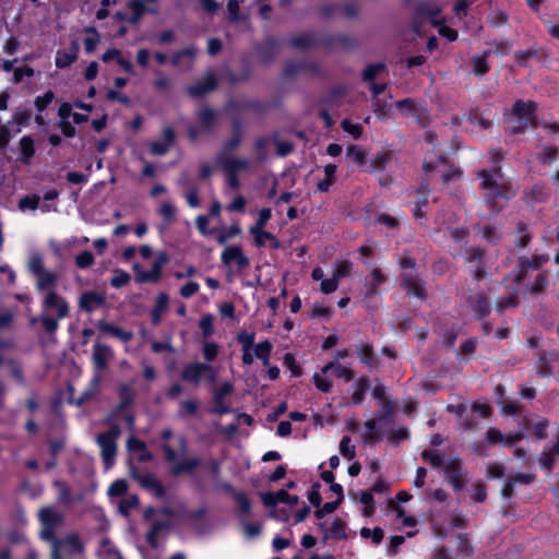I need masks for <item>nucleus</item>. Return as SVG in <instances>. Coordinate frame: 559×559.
Segmentation results:
<instances>
[{"instance_id":"nucleus-34","label":"nucleus","mask_w":559,"mask_h":559,"mask_svg":"<svg viewBox=\"0 0 559 559\" xmlns=\"http://www.w3.org/2000/svg\"><path fill=\"white\" fill-rule=\"evenodd\" d=\"M331 370L334 371L336 377L344 378L346 381H350L355 377V373L350 368L342 366L336 361H330L329 364L322 367L323 373H328Z\"/></svg>"},{"instance_id":"nucleus-40","label":"nucleus","mask_w":559,"mask_h":559,"mask_svg":"<svg viewBox=\"0 0 559 559\" xmlns=\"http://www.w3.org/2000/svg\"><path fill=\"white\" fill-rule=\"evenodd\" d=\"M485 255V250L480 247H469L465 249L463 259L465 263H481Z\"/></svg>"},{"instance_id":"nucleus-56","label":"nucleus","mask_w":559,"mask_h":559,"mask_svg":"<svg viewBox=\"0 0 559 559\" xmlns=\"http://www.w3.org/2000/svg\"><path fill=\"white\" fill-rule=\"evenodd\" d=\"M158 212L167 223H171L176 217V207L170 202H163Z\"/></svg>"},{"instance_id":"nucleus-41","label":"nucleus","mask_w":559,"mask_h":559,"mask_svg":"<svg viewBox=\"0 0 559 559\" xmlns=\"http://www.w3.org/2000/svg\"><path fill=\"white\" fill-rule=\"evenodd\" d=\"M199 120L203 129L210 130L215 126L216 112L210 108H204L199 114Z\"/></svg>"},{"instance_id":"nucleus-28","label":"nucleus","mask_w":559,"mask_h":559,"mask_svg":"<svg viewBox=\"0 0 559 559\" xmlns=\"http://www.w3.org/2000/svg\"><path fill=\"white\" fill-rule=\"evenodd\" d=\"M127 449L130 452L138 453V460L140 462H147L152 459V454L147 451L146 444L135 437H130L128 439Z\"/></svg>"},{"instance_id":"nucleus-35","label":"nucleus","mask_w":559,"mask_h":559,"mask_svg":"<svg viewBox=\"0 0 559 559\" xmlns=\"http://www.w3.org/2000/svg\"><path fill=\"white\" fill-rule=\"evenodd\" d=\"M169 297L166 293H159L155 299V305L152 310V319L154 324H158L162 314L167 310Z\"/></svg>"},{"instance_id":"nucleus-33","label":"nucleus","mask_w":559,"mask_h":559,"mask_svg":"<svg viewBox=\"0 0 559 559\" xmlns=\"http://www.w3.org/2000/svg\"><path fill=\"white\" fill-rule=\"evenodd\" d=\"M492 55L491 49H486L480 56H474L471 60L473 72L476 75H484L489 71L487 59Z\"/></svg>"},{"instance_id":"nucleus-36","label":"nucleus","mask_w":559,"mask_h":559,"mask_svg":"<svg viewBox=\"0 0 559 559\" xmlns=\"http://www.w3.org/2000/svg\"><path fill=\"white\" fill-rule=\"evenodd\" d=\"M471 307L475 313L480 317L487 316L490 313L491 307L489 299L484 295H477L469 300Z\"/></svg>"},{"instance_id":"nucleus-7","label":"nucleus","mask_w":559,"mask_h":559,"mask_svg":"<svg viewBox=\"0 0 559 559\" xmlns=\"http://www.w3.org/2000/svg\"><path fill=\"white\" fill-rule=\"evenodd\" d=\"M181 378L193 385H199L203 378L214 383L217 379V371L214 367L204 362H190L182 369Z\"/></svg>"},{"instance_id":"nucleus-53","label":"nucleus","mask_w":559,"mask_h":559,"mask_svg":"<svg viewBox=\"0 0 559 559\" xmlns=\"http://www.w3.org/2000/svg\"><path fill=\"white\" fill-rule=\"evenodd\" d=\"M94 255L91 251H82L75 257V264L79 269H87L94 264Z\"/></svg>"},{"instance_id":"nucleus-14","label":"nucleus","mask_w":559,"mask_h":559,"mask_svg":"<svg viewBox=\"0 0 559 559\" xmlns=\"http://www.w3.org/2000/svg\"><path fill=\"white\" fill-rule=\"evenodd\" d=\"M462 461L460 459H451L447 462L444 472L449 483L455 490H461L465 485V479L461 471Z\"/></svg>"},{"instance_id":"nucleus-11","label":"nucleus","mask_w":559,"mask_h":559,"mask_svg":"<svg viewBox=\"0 0 559 559\" xmlns=\"http://www.w3.org/2000/svg\"><path fill=\"white\" fill-rule=\"evenodd\" d=\"M130 476L135 479L142 487L151 490L156 497L162 498L165 495L164 487L157 480V478L150 473H140L138 469L131 465L130 466Z\"/></svg>"},{"instance_id":"nucleus-49","label":"nucleus","mask_w":559,"mask_h":559,"mask_svg":"<svg viewBox=\"0 0 559 559\" xmlns=\"http://www.w3.org/2000/svg\"><path fill=\"white\" fill-rule=\"evenodd\" d=\"M519 305V298L515 294H511L508 297H503L498 300L496 309L499 312H503L509 308H515Z\"/></svg>"},{"instance_id":"nucleus-27","label":"nucleus","mask_w":559,"mask_h":559,"mask_svg":"<svg viewBox=\"0 0 559 559\" xmlns=\"http://www.w3.org/2000/svg\"><path fill=\"white\" fill-rule=\"evenodd\" d=\"M559 455V445L551 444L542 452L538 462L543 469L551 471L556 464V457Z\"/></svg>"},{"instance_id":"nucleus-4","label":"nucleus","mask_w":559,"mask_h":559,"mask_svg":"<svg viewBox=\"0 0 559 559\" xmlns=\"http://www.w3.org/2000/svg\"><path fill=\"white\" fill-rule=\"evenodd\" d=\"M120 437V428L111 425L109 430L97 435L96 442L100 448V455L105 468L109 469L114 464L117 455V440Z\"/></svg>"},{"instance_id":"nucleus-50","label":"nucleus","mask_w":559,"mask_h":559,"mask_svg":"<svg viewBox=\"0 0 559 559\" xmlns=\"http://www.w3.org/2000/svg\"><path fill=\"white\" fill-rule=\"evenodd\" d=\"M165 524L163 522H154L146 534V540L152 547H157V536L162 530L165 528Z\"/></svg>"},{"instance_id":"nucleus-18","label":"nucleus","mask_w":559,"mask_h":559,"mask_svg":"<svg viewBox=\"0 0 559 559\" xmlns=\"http://www.w3.org/2000/svg\"><path fill=\"white\" fill-rule=\"evenodd\" d=\"M548 260V254H535L531 259L521 261L519 264V273L515 275L514 281L521 283L526 276L528 269L538 270Z\"/></svg>"},{"instance_id":"nucleus-23","label":"nucleus","mask_w":559,"mask_h":559,"mask_svg":"<svg viewBox=\"0 0 559 559\" xmlns=\"http://www.w3.org/2000/svg\"><path fill=\"white\" fill-rule=\"evenodd\" d=\"M79 44L72 43L70 50H58L56 53V66L57 68L63 69L71 66L78 58Z\"/></svg>"},{"instance_id":"nucleus-32","label":"nucleus","mask_w":559,"mask_h":559,"mask_svg":"<svg viewBox=\"0 0 559 559\" xmlns=\"http://www.w3.org/2000/svg\"><path fill=\"white\" fill-rule=\"evenodd\" d=\"M346 537V523L341 519H335L325 531V538L328 539L341 540Z\"/></svg>"},{"instance_id":"nucleus-45","label":"nucleus","mask_w":559,"mask_h":559,"mask_svg":"<svg viewBox=\"0 0 559 559\" xmlns=\"http://www.w3.org/2000/svg\"><path fill=\"white\" fill-rule=\"evenodd\" d=\"M53 486L57 489L58 500L60 502L68 503V502L72 501L71 490H70L69 486L63 480H60V479L55 480Z\"/></svg>"},{"instance_id":"nucleus-59","label":"nucleus","mask_w":559,"mask_h":559,"mask_svg":"<svg viewBox=\"0 0 559 559\" xmlns=\"http://www.w3.org/2000/svg\"><path fill=\"white\" fill-rule=\"evenodd\" d=\"M500 405L502 413L506 415H516L523 409V406L518 401L506 400Z\"/></svg>"},{"instance_id":"nucleus-43","label":"nucleus","mask_w":559,"mask_h":559,"mask_svg":"<svg viewBox=\"0 0 559 559\" xmlns=\"http://www.w3.org/2000/svg\"><path fill=\"white\" fill-rule=\"evenodd\" d=\"M379 436L376 429V420L371 419L365 423V432L362 433V440L365 443H376L379 441Z\"/></svg>"},{"instance_id":"nucleus-55","label":"nucleus","mask_w":559,"mask_h":559,"mask_svg":"<svg viewBox=\"0 0 559 559\" xmlns=\"http://www.w3.org/2000/svg\"><path fill=\"white\" fill-rule=\"evenodd\" d=\"M536 56H537V50L533 49V48L522 50V51H516L514 53V58H515L516 62L522 67H526L528 64V61L531 59L535 58Z\"/></svg>"},{"instance_id":"nucleus-24","label":"nucleus","mask_w":559,"mask_h":559,"mask_svg":"<svg viewBox=\"0 0 559 559\" xmlns=\"http://www.w3.org/2000/svg\"><path fill=\"white\" fill-rule=\"evenodd\" d=\"M58 284V274L50 271H44L36 276V288L39 292L55 290Z\"/></svg>"},{"instance_id":"nucleus-42","label":"nucleus","mask_w":559,"mask_h":559,"mask_svg":"<svg viewBox=\"0 0 559 559\" xmlns=\"http://www.w3.org/2000/svg\"><path fill=\"white\" fill-rule=\"evenodd\" d=\"M549 427V420L546 418H539L536 423L531 425V430L533 435L538 440H544L547 438V429Z\"/></svg>"},{"instance_id":"nucleus-17","label":"nucleus","mask_w":559,"mask_h":559,"mask_svg":"<svg viewBox=\"0 0 559 559\" xmlns=\"http://www.w3.org/2000/svg\"><path fill=\"white\" fill-rule=\"evenodd\" d=\"M217 164L221 165L225 173L238 174L249 167V160L246 158L228 157L224 153H219L216 157Z\"/></svg>"},{"instance_id":"nucleus-22","label":"nucleus","mask_w":559,"mask_h":559,"mask_svg":"<svg viewBox=\"0 0 559 559\" xmlns=\"http://www.w3.org/2000/svg\"><path fill=\"white\" fill-rule=\"evenodd\" d=\"M97 328L100 332L110 334L124 343H128L133 338V333L131 331L123 330L119 326L107 323L106 321H98Z\"/></svg>"},{"instance_id":"nucleus-5","label":"nucleus","mask_w":559,"mask_h":559,"mask_svg":"<svg viewBox=\"0 0 559 559\" xmlns=\"http://www.w3.org/2000/svg\"><path fill=\"white\" fill-rule=\"evenodd\" d=\"M38 520L41 524L40 538L51 542L56 538V533L63 525L64 516L53 507H43L38 512Z\"/></svg>"},{"instance_id":"nucleus-6","label":"nucleus","mask_w":559,"mask_h":559,"mask_svg":"<svg viewBox=\"0 0 559 559\" xmlns=\"http://www.w3.org/2000/svg\"><path fill=\"white\" fill-rule=\"evenodd\" d=\"M537 105L536 103L528 100H516L513 105L512 112L514 117L518 118L519 123L513 127V133H523L527 128H536L537 127V117H536Z\"/></svg>"},{"instance_id":"nucleus-48","label":"nucleus","mask_w":559,"mask_h":559,"mask_svg":"<svg viewBox=\"0 0 559 559\" xmlns=\"http://www.w3.org/2000/svg\"><path fill=\"white\" fill-rule=\"evenodd\" d=\"M352 266H353L352 262L346 261V260L336 262L335 269L333 272V276L337 281H340L344 277H347L350 274Z\"/></svg>"},{"instance_id":"nucleus-39","label":"nucleus","mask_w":559,"mask_h":559,"mask_svg":"<svg viewBox=\"0 0 559 559\" xmlns=\"http://www.w3.org/2000/svg\"><path fill=\"white\" fill-rule=\"evenodd\" d=\"M242 141V135L240 131V127L237 124L235 126L234 133L230 139H228L223 146V152L225 155L228 152H233L239 147Z\"/></svg>"},{"instance_id":"nucleus-52","label":"nucleus","mask_w":559,"mask_h":559,"mask_svg":"<svg viewBox=\"0 0 559 559\" xmlns=\"http://www.w3.org/2000/svg\"><path fill=\"white\" fill-rule=\"evenodd\" d=\"M516 229H518V233L521 234V236L516 240L515 246L519 249H523L530 243L532 237L527 233V226L524 223H522V222L518 223Z\"/></svg>"},{"instance_id":"nucleus-58","label":"nucleus","mask_w":559,"mask_h":559,"mask_svg":"<svg viewBox=\"0 0 559 559\" xmlns=\"http://www.w3.org/2000/svg\"><path fill=\"white\" fill-rule=\"evenodd\" d=\"M28 270L36 277L45 270L43 259L39 254H33L28 261Z\"/></svg>"},{"instance_id":"nucleus-12","label":"nucleus","mask_w":559,"mask_h":559,"mask_svg":"<svg viewBox=\"0 0 559 559\" xmlns=\"http://www.w3.org/2000/svg\"><path fill=\"white\" fill-rule=\"evenodd\" d=\"M78 305L82 311L91 313L106 305V296L104 293L87 290L80 296Z\"/></svg>"},{"instance_id":"nucleus-61","label":"nucleus","mask_w":559,"mask_h":559,"mask_svg":"<svg viewBox=\"0 0 559 559\" xmlns=\"http://www.w3.org/2000/svg\"><path fill=\"white\" fill-rule=\"evenodd\" d=\"M53 98V92L48 91L43 96H37L34 100V105L38 111H44Z\"/></svg>"},{"instance_id":"nucleus-29","label":"nucleus","mask_w":559,"mask_h":559,"mask_svg":"<svg viewBox=\"0 0 559 559\" xmlns=\"http://www.w3.org/2000/svg\"><path fill=\"white\" fill-rule=\"evenodd\" d=\"M250 234L253 235L254 242L258 247L265 246L267 241L273 248L280 247V242L275 236L269 231H264L263 228L250 227Z\"/></svg>"},{"instance_id":"nucleus-38","label":"nucleus","mask_w":559,"mask_h":559,"mask_svg":"<svg viewBox=\"0 0 559 559\" xmlns=\"http://www.w3.org/2000/svg\"><path fill=\"white\" fill-rule=\"evenodd\" d=\"M346 156L358 166H366V152L358 145H349L346 148Z\"/></svg>"},{"instance_id":"nucleus-64","label":"nucleus","mask_w":559,"mask_h":559,"mask_svg":"<svg viewBox=\"0 0 559 559\" xmlns=\"http://www.w3.org/2000/svg\"><path fill=\"white\" fill-rule=\"evenodd\" d=\"M119 395H120L121 407H127L132 403L133 397H134V392L129 385L123 384L120 388Z\"/></svg>"},{"instance_id":"nucleus-60","label":"nucleus","mask_w":559,"mask_h":559,"mask_svg":"<svg viewBox=\"0 0 559 559\" xmlns=\"http://www.w3.org/2000/svg\"><path fill=\"white\" fill-rule=\"evenodd\" d=\"M139 506V499L136 496H128L122 499L119 504V510L123 515H128L129 512Z\"/></svg>"},{"instance_id":"nucleus-21","label":"nucleus","mask_w":559,"mask_h":559,"mask_svg":"<svg viewBox=\"0 0 559 559\" xmlns=\"http://www.w3.org/2000/svg\"><path fill=\"white\" fill-rule=\"evenodd\" d=\"M198 50L195 48H186L175 52L170 59L174 67H182L186 70L192 68Z\"/></svg>"},{"instance_id":"nucleus-26","label":"nucleus","mask_w":559,"mask_h":559,"mask_svg":"<svg viewBox=\"0 0 559 559\" xmlns=\"http://www.w3.org/2000/svg\"><path fill=\"white\" fill-rule=\"evenodd\" d=\"M216 87V79L214 74H209L203 81L195 83L189 87V94L199 97L202 96Z\"/></svg>"},{"instance_id":"nucleus-13","label":"nucleus","mask_w":559,"mask_h":559,"mask_svg":"<svg viewBox=\"0 0 559 559\" xmlns=\"http://www.w3.org/2000/svg\"><path fill=\"white\" fill-rule=\"evenodd\" d=\"M233 392V384L230 382H223L213 392V408L212 412L215 414H227L229 407L225 403V397Z\"/></svg>"},{"instance_id":"nucleus-1","label":"nucleus","mask_w":559,"mask_h":559,"mask_svg":"<svg viewBox=\"0 0 559 559\" xmlns=\"http://www.w3.org/2000/svg\"><path fill=\"white\" fill-rule=\"evenodd\" d=\"M477 176L480 179L479 187L484 191V201L489 215L495 216L507 206L516 190L499 166H495L492 169H481Z\"/></svg>"},{"instance_id":"nucleus-62","label":"nucleus","mask_w":559,"mask_h":559,"mask_svg":"<svg viewBox=\"0 0 559 559\" xmlns=\"http://www.w3.org/2000/svg\"><path fill=\"white\" fill-rule=\"evenodd\" d=\"M548 285V278L545 273H540L536 276L533 285L530 288L532 294H540L545 290Z\"/></svg>"},{"instance_id":"nucleus-47","label":"nucleus","mask_w":559,"mask_h":559,"mask_svg":"<svg viewBox=\"0 0 559 559\" xmlns=\"http://www.w3.org/2000/svg\"><path fill=\"white\" fill-rule=\"evenodd\" d=\"M350 438L345 436L340 442V452L348 461H352L356 455L355 447L350 444Z\"/></svg>"},{"instance_id":"nucleus-9","label":"nucleus","mask_w":559,"mask_h":559,"mask_svg":"<svg viewBox=\"0 0 559 559\" xmlns=\"http://www.w3.org/2000/svg\"><path fill=\"white\" fill-rule=\"evenodd\" d=\"M221 260L225 265L234 266L236 271L242 272L249 267L250 261L239 246H227L222 252Z\"/></svg>"},{"instance_id":"nucleus-30","label":"nucleus","mask_w":559,"mask_h":559,"mask_svg":"<svg viewBox=\"0 0 559 559\" xmlns=\"http://www.w3.org/2000/svg\"><path fill=\"white\" fill-rule=\"evenodd\" d=\"M386 277L380 269H373L370 274V280L366 282V297L371 298L378 294V286L385 282Z\"/></svg>"},{"instance_id":"nucleus-57","label":"nucleus","mask_w":559,"mask_h":559,"mask_svg":"<svg viewBox=\"0 0 559 559\" xmlns=\"http://www.w3.org/2000/svg\"><path fill=\"white\" fill-rule=\"evenodd\" d=\"M128 490V484L124 479H117L115 480L109 489H108V495L110 497H120V496H123Z\"/></svg>"},{"instance_id":"nucleus-46","label":"nucleus","mask_w":559,"mask_h":559,"mask_svg":"<svg viewBox=\"0 0 559 559\" xmlns=\"http://www.w3.org/2000/svg\"><path fill=\"white\" fill-rule=\"evenodd\" d=\"M357 355L360 358L361 362L367 366H372V358L374 356L373 348L370 344H361L357 349Z\"/></svg>"},{"instance_id":"nucleus-31","label":"nucleus","mask_w":559,"mask_h":559,"mask_svg":"<svg viewBox=\"0 0 559 559\" xmlns=\"http://www.w3.org/2000/svg\"><path fill=\"white\" fill-rule=\"evenodd\" d=\"M20 151L22 154L21 160L25 165L31 164V159L35 155L34 140L29 135L21 138L19 142Z\"/></svg>"},{"instance_id":"nucleus-20","label":"nucleus","mask_w":559,"mask_h":559,"mask_svg":"<svg viewBox=\"0 0 559 559\" xmlns=\"http://www.w3.org/2000/svg\"><path fill=\"white\" fill-rule=\"evenodd\" d=\"M402 286L407 290L408 295H413L417 298L425 297L424 283L416 274H404Z\"/></svg>"},{"instance_id":"nucleus-19","label":"nucleus","mask_w":559,"mask_h":559,"mask_svg":"<svg viewBox=\"0 0 559 559\" xmlns=\"http://www.w3.org/2000/svg\"><path fill=\"white\" fill-rule=\"evenodd\" d=\"M298 500L297 496H292L284 489L276 492H267L262 496V501L266 507H275L278 503L295 506L298 503Z\"/></svg>"},{"instance_id":"nucleus-37","label":"nucleus","mask_w":559,"mask_h":559,"mask_svg":"<svg viewBox=\"0 0 559 559\" xmlns=\"http://www.w3.org/2000/svg\"><path fill=\"white\" fill-rule=\"evenodd\" d=\"M199 411V402L197 400H185L179 403L178 417L189 418L197 415Z\"/></svg>"},{"instance_id":"nucleus-3","label":"nucleus","mask_w":559,"mask_h":559,"mask_svg":"<svg viewBox=\"0 0 559 559\" xmlns=\"http://www.w3.org/2000/svg\"><path fill=\"white\" fill-rule=\"evenodd\" d=\"M49 543L52 548L51 559H71L85 552V546L78 533H70L62 538L56 537Z\"/></svg>"},{"instance_id":"nucleus-8","label":"nucleus","mask_w":559,"mask_h":559,"mask_svg":"<svg viewBox=\"0 0 559 559\" xmlns=\"http://www.w3.org/2000/svg\"><path fill=\"white\" fill-rule=\"evenodd\" d=\"M163 450L165 452L166 461L173 464V473L175 475L191 473L200 464V461L197 457L178 460L176 451L169 444H164Z\"/></svg>"},{"instance_id":"nucleus-25","label":"nucleus","mask_w":559,"mask_h":559,"mask_svg":"<svg viewBox=\"0 0 559 559\" xmlns=\"http://www.w3.org/2000/svg\"><path fill=\"white\" fill-rule=\"evenodd\" d=\"M216 87V79L214 74H209L203 81L195 83L189 87V94L199 97L202 96Z\"/></svg>"},{"instance_id":"nucleus-2","label":"nucleus","mask_w":559,"mask_h":559,"mask_svg":"<svg viewBox=\"0 0 559 559\" xmlns=\"http://www.w3.org/2000/svg\"><path fill=\"white\" fill-rule=\"evenodd\" d=\"M43 311L32 323L40 322L44 331L49 335H55L59 329V321L67 318L70 312L68 301L56 290H49L45 294L41 301Z\"/></svg>"},{"instance_id":"nucleus-15","label":"nucleus","mask_w":559,"mask_h":559,"mask_svg":"<svg viewBox=\"0 0 559 559\" xmlns=\"http://www.w3.org/2000/svg\"><path fill=\"white\" fill-rule=\"evenodd\" d=\"M176 139V132L171 127L163 129V141H156L150 144V152L156 156L165 155L173 146Z\"/></svg>"},{"instance_id":"nucleus-51","label":"nucleus","mask_w":559,"mask_h":559,"mask_svg":"<svg viewBox=\"0 0 559 559\" xmlns=\"http://www.w3.org/2000/svg\"><path fill=\"white\" fill-rule=\"evenodd\" d=\"M160 274L156 272L154 269L150 271H138L136 281L139 283H157L160 280Z\"/></svg>"},{"instance_id":"nucleus-16","label":"nucleus","mask_w":559,"mask_h":559,"mask_svg":"<svg viewBox=\"0 0 559 559\" xmlns=\"http://www.w3.org/2000/svg\"><path fill=\"white\" fill-rule=\"evenodd\" d=\"M537 371L542 377L559 374V354L543 355L537 361Z\"/></svg>"},{"instance_id":"nucleus-63","label":"nucleus","mask_w":559,"mask_h":559,"mask_svg":"<svg viewBox=\"0 0 559 559\" xmlns=\"http://www.w3.org/2000/svg\"><path fill=\"white\" fill-rule=\"evenodd\" d=\"M421 456L425 462L429 463L431 466L438 468L443 464V456L439 453L432 451H424Z\"/></svg>"},{"instance_id":"nucleus-44","label":"nucleus","mask_w":559,"mask_h":559,"mask_svg":"<svg viewBox=\"0 0 559 559\" xmlns=\"http://www.w3.org/2000/svg\"><path fill=\"white\" fill-rule=\"evenodd\" d=\"M326 374L328 373H323L322 370L313 374L316 388L323 393H328L332 389V381L328 379Z\"/></svg>"},{"instance_id":"nucleus-54","label":"nucleus","mask_w":559,"mask_h":559,"mask_svg":"<svg viewBox=\"0 0 559 559\" xmlns=\"http://www.w3.org/2000/svg\"><path fill=\"white\" fill-rule=\"evenodd\" d=\"M131 281L129 273L124 271H115V275L110 278V285L115 288L126 286Z\"/></svg>"},{"instance_id":"nucleus-10","label":"nucleus","mask_w":559,"mask_h":559,"mask_svg":"<svg viewBox=\"0 0 559 559\" xmlns=\"http://www.w3.org/2000/svg\"><path fill=\"white\" fill-rule=\"evenodd\" d=\"M114 358L112 349L105 344L96 342L93 346L92 361L97 373L107 369L109 362ZM100 378V374L96 376V380Z\"/></svg>"}]
</instances>
